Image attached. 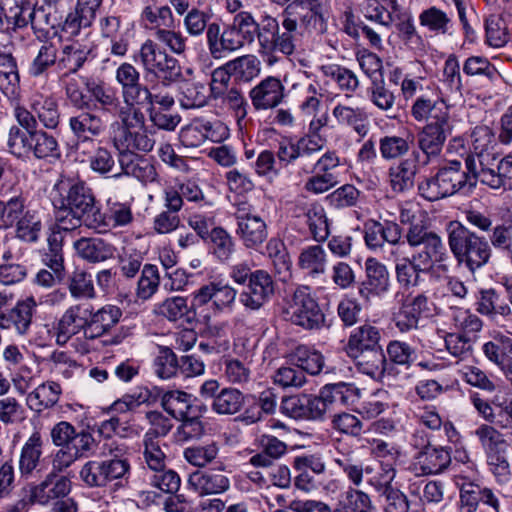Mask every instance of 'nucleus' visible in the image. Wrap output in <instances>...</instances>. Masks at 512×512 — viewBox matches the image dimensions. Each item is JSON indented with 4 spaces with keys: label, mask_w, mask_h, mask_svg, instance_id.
<instances>
[{
    "label": "nucleus",
    "mask_w": 512,
    "mask_h": 512,
    "mask_svg": "<svg viewBox=\"0 0 512 512\" xmlns=\"http://www.w3.org/2000/svg\"><path fill=\"white\" fill-rule=\"evenodd\" d=\"M212 100L230 112L240 130L246 127L249 103L244 91L238 84L222 92Z\"/></svg>",
    "instance_id": "obj_39"
},
{
    "label": "nucleus",
    "mask_w": 512,
    "mask_h": 512,
    "mask_svg": "<svg viewBox=\"0 0 512 512\" xmlns=\"http://www.w3.org/2000/svg\"><path fill=\"white\" fill-rule=\"evenodd\" d=\"M447 234L449 249L458 265H463L470 273L474 274L490 262L492 250L486 237L457 220L448 223Z\"/></svg>",
    "instance_id": "obj_2"
},
{
    "label": "nucleus",
    "mask_w": 512,
    "mask_h": 512,
    "mask_svg": "<svg viewBox=\"0 0 512 512\" xmlns=\"http://www.w3.org/2000/svg\"><path fill=\"white\" fill-rule=\"evenodd\" d=\"M85 87L92 101L99 104L105 112H113V108L119 106V96L114 88L107 86L102 81H96L92 78L85 79Z\"/></svg>",
    "instance_id": "obj_62"
},
{
    "label": "nucleus",
    "mask_w": 512,
    "mask_h": 512,
    "mask_svg": "<svg viewBox=\"0 0 512 512\" xmlns=\"http://www.w3.org/2000/svg\"><path fill=\"white\" fill-rule=\"evenodd\" d=\"M77 255L88 263L96 264L113 258L116 248L98 237H81L73 244Z\"/></svg>",
    "instance_id": "obj_41"
},
{
    "label": "nucleus",
    "mask_w": 512,
    "mask_h": 512,
    "mask_svg": "<svg viewBox=\"0 0 512 512\" xmlns=\"http://www.w3.org/2000/svg\"><path fill=\"white\" fill-rule=\"evenodd\" d=\"M70 295L77 300H92L97 297L91 273L84 269H75L67 278Z\"/></svg>",
    "instance_id": "obj_60"
},
{
    "label": "nucleus",
    "mask_w": 512,
    "mask_h": 512,
    "mask_svg": "<svg viewBox=\"0 0 512 512\" xmlns=\"http://www.w3.org/2000/svg\"><path fill=\"white\" fill-rule=\"evenodd\" d=\"M415 144V137L412 133L406 136L385 135L379 140V151L384 160L404 159Z\"/></svg>",
    "instance_id": "obj_53"
},
{
    "label": "nucleus",
    "mask_w": 512,
    "mask_h": 512,
    "mask_svg": "<svg viewBox=\"0 0 512 512\" xmlns=\"http://www.w3.org/2000/svg\"><path fill=\"white\" fill-rule=\"evenodd\" d=\"M419 23L435 35H447L453 27L452 15L437 6H430L419 14Z\"/></svg>",
    "instance_id": "obj_54"
},
{
    "label": "nucleus",
    "mask_w": 512,
    "mask_h": 512,
    "mask_svg": "<svg viewBox=\"0 0 512 512\" xmlns=\"http://www.w3.org/2000/svg\"><path fill=\"white\" fill-rule=\"evenodd\" d=\"M256 443L259 451L249 458V464L255 468L272 467L274 462L288 451L287 444L272 434L259 435Z\"/></svg>",
    "instance_id": "obj_36"
},
{
    "label": "nucleus",
    "mask_w": 512,
    "mask_h": 512,
    "mask_svg": "<svg viewBox=\"0 0 512 512\" xmlns=\"http://www.w3.org/2000/svg\"><path fill=\"white\" fill-rule=\"evenodd\" d=\"M235 233L241 244L249 250L258 251L268 240V224L264 217L257 213L256 208L246 202L235 204Z\"/></svg>",
    "instance_id": "obj_7"
},
{
    "label": "nucleus",
    "mask_w": 512,
    "mask_h": 512,
    "mask_svg": "<svg viewBox=\"0 0 512 512\" xmlns=\"http://www.w3.org/2000/svg\"><path fill=\"white\" fill-rule=\"evenodd\" d=\"M175 100L169 93H157L153 104L146 109L154 126L166 131H174L181 122V116L174 110Z\"/></svg>",
    "instance_id": "obj_34"
},
{
    "label": "nucleus",
    "mask_w": 512,
    "mask_h": 512,
    "mask_svg": "<svg viewBox=\"0 0 512 512\" xmlns=\"http://www.w3.org/2000/svg\"><path fill=\"white\" fill-rule=\"evenodd\" d=\"M206 44L213 59H221L245 46L231 24L221 30L219 23L206 32Z\"/></svg>",
    "instance_id": "obj_31"
},
{
    "label": "nucleus",
    "mask_w": 512,
    "mask_h": 512,
    "mask_svg": "<svg viewBox=\"0 0 512 512\" xmlns=\"http://www.w3.org/2000/svg\"><path fill=\"white\" fill-rule=\"evenodd\" d=\"M476 301V311L491 319L498 321V318L504 320L512 319V308L505 301L501 300V295L494 288L481 289Z\"/></svg>",
    "instance_id": "obj_42"
},
{
    "label": "nucleus",
    "mask_w": 512,
    "mask_h": 512,
    "mask_svg": "<svg viewBox=\"0 0 512 512\" xmlns=\"http://www.w3.org/2000/svg\"><path fill=\"white\" fill-rule=\"evenodd\" d=\"M86 78L70 74H61L59 77L65 100L75 109H89L91 106L92 99L85 87Z\"/></svg>",
    "instance_id": "obj_45"
},
{
    "label": "nucleus",
    "mask_w": 512,
    "mask_h": 512,
    "mask_svg": "<svg viewBox=\"0 0 512 512\" xmlns=\"http://www.w3.org/2000/svg\"><path fill=\"white\" fill-rule=\"evenodd\" d=\"M62 394V388L59 383L47 381L37 386L28 393L26 404L30 410L40 415L46 409L54 407Z\"/></svg>",
    "instance_id": "obj_44"
},
{
    "label": "nucleus",
    "mask_w": 512,
    "mask_h": 512,
    "mask_svg": "<svg viewBox=\"0 0 512 512\" xmlns=\"http://www.w3.org/2000/svg\"><path fill=\"white\" fill-rule=\"evenodd\" d=\"M457 485L459 489L457 512H477L480 506L487 508L488 512H501L500 499L490 487L466 477Z\"/></svg>",
    "instance_id": "obj_13"
},
{
    "label": "nucleus",
    "mask_w": 512,
    "mask_h": 512,
    "mask_svg": "<svg viewBox=\"0 0 512 512\" xmlns=\"http://www.w3.org/2000/svg\"><path fill=\"white\" fill-rule=\"evenodd\" d=\"M11 299L12 295L0 293V329L25 337L31 330L38 304L30 296L19 299L14 306H10Z\"/></svg>",
    "instance_id": "obj_9"
},
{
    "label": "nucleus",
    "mask_w": 512,
    "mask_h": 512,
    "mask_svg": "<svg viewBox=\"0 0 512 512\" xmlns=\"http://www.w3.org/2000/svg\"><path fill=\"white\" fill-rule=\"evenodd\" d=\"M451 448L430 446L413 456V468L417 475H437L445 472L451 464Z\"/></svg>",
    "instance_id": "obj_30"
},
{
    "label": "nucleus",
    "mask_w": 512,
    "mask_h": 512,
    "mask_svg": "<svg viewBox=\"0 0 512 512\" xmlns=\"http://www.w3.org/2000/svg\"><path fill=\"white\" fill-rule=\"evenodd\" d=\"M208 253L220 263H228L236 251V242L222 226L213 228L212 234L204 242Z\"/></svg>",
    "instance_id": "obj_48"
},
{
    "label": "nucleus",
    "mask_w": 512,
    "mask_h": 512,
    "mask_svg": "<svg viewBox=\"0 0 512 512\" xmlns=\"http://www.w3.org/2000/svg\"><path fill=\"white\" fill-rule=\"evenodd\" d=\"M44 445L45 441L39 430L33 431L24 442L18 458V470L21 478L30 479L45 468Z\"/></svg>",
    "instance_id": "obj_22"
},
{
    "label": "nucleus",
    "mask_w": 512,
    "mask_h": 512,
    "mask_svg": "<svg viewBox=\"0 0 512 512\" xmlns=\"http://www.w3.org/2000/svg\"><path fill=\"white\" fill-rule=\"evenodd\" d=\"M410 114L415 121H425L426 124L452 123L449 106L437 95L417 97L411 106Z\"/></svg>",
    "instance_id": "obj_25"
},
{
    "label": "nucleus",
    "mask_w": 512,
    "mask_h": 512,
    "mask_svg": "<svg viewBox=\"0 0 512 512\" xmlns=\"http://www.w3.org/2000/svg\"><path fill=\"white\" fill-rule=\"evenodd\" d=\"M199 395L211 401V410L218 415H234L240 412L245 404V395L232 387H220L215 379L204 381L199 388Z\"/></svg>",
    "instance_id": "obj_14"
},
{
    "label": "nucleus",
    "mask_w": 512,
    "mask_h": 512,
    "mask_svg": "<svg viewBox=\"0 0 512 512\" xmlns=\"http://www.w3.org/2000/svg\"><path fill=\"white\" fill-rule=\"evenodd\" d=\"M332 114L340 125L351 127L361 137L369 131L368 116L362 108L338 104Z\"/></svg>",
    "instance_id": "obj_56"
},
{
    "label": "nucleus",
    "mask_w": 512,
    "mask_h": 512,
    "mask_svg": "<svg viewBox=\"0 0 512 512\" xmlns=\"http://www.w3.org/2000/svg\"><path fill=\"white\" fill-rule=\"evenodd\" d=\"M87 307L89 314L87 317V339H95L109 334L123 315L121 308L113 304H106L97 310H94L91 304H87Z\"/></svg>",
    "instance_id": "obj_33"
},
{
    "label": "nucleus",
    "mask_w": 512,
    "mask_h": 512,
    "mask_svg": "<svg viewBox=\"0 0 512 512\" xmlns=\"http://www.w3.org/2000/svg\"><path fill=\"white\" fill-rule=\"evenodd\" d=\"M348 357L355 361L356 367L361 373L374 380H381L384 377L387 358L382 347Z\"/></svg>",
    "instance_id": "obj_49"
},
{
    "label": "nucleus",
    "mask_w": 512,
    "mask_h": 512,
    "mask_svg": "<svg viewBox=\"0 0 512 512\" xmlns=\"http://www.w3.org/2000/svg\"><path fill=\"white\" fill-rule=\"evenodd\" d=\"M42 42L43 44L28 67V74L32 78H47L53 67L56 66L59 69L57 46L48 39Z\"/></svg>",
    "instance_id": "obj_50"
},
{
    "label": "nucleus",
    "mask_w": 512,
    "mask_h": 512,
    "mask_svg": "<svg viewBox=\"0 0 512 512\" xmlns=\"http://www.w3.org/2000/svg\"><path fill=\"white\" fill-rule=\"evenodd\" d=\"M453 124H425L417 130L415 142L421 155V165L427 166L441 156L448 137L452 134Z\"/></svg>",
    "instance_id": "obj_16"
},
{
    "label": "nucleus",
    "mask_w": 512,
    "mask_h": 512,
    "mask_svg": "<svg viewBox=\"0 0 512 512\" xmlns=\"http://www.w3.org/2000/svg\"><path fill=\"white\" fill-rule=\"evenodd\" d=\"M92 50L79 43L65 44L58 51L59 70L62 74L76 75L86 62H88Z\"/></svg>",
    "instance_id": "obj_46"
},
{
    "label": "nucleus",
    "mask_w": 512,
    "mask_h": 512,
    "mask_svg": "<svg viewBox=\"0 0 512 512\" xmlns=\"http://www.w3.org/2000/svg\"><path fill=\"white\" fill-rule=\"evenodd\" d=\"M189 307L187 299L182 296H174L166 298L156 308V313L163 316L170 322H177L183 320L187 323H192L195 318V311Z\"/></svg>",
    "instance_id": "obj_55"
},
{
    "label": "nucleus",
    "mask_w": 512,
    "mask_h": 512,
    "mask_svg": "<svg viewBox=\"0 0 512 512\" xmlns=\"http://www.w3.org/2000/svg\"><path fill=\"white\" fill-rule=\"evenodd\" d=\"M71 491V481L66 476L50 472L44 480L30 489L34 503L47 504L51 500L64 498Z\"/></svg>",
    "instance_id": "obj_37"
},
{
    "label": "nucleus",
    "mask_w": 512,
    "mask_h": 512,
    "mask_svg": "<svg viewBox=\"0 0 512 512\" xmlns=\"http://www.w3.org/2000/svg\"><path fill=\"white\" fill-rule=\"evenodd\" d=\"M319 394L327 415L330 416L353 405L359 397V389L353 383L341 381L324 385Z\"/></svg>",
    "instance_id": "obj_29"
},
{
    "label": "nucleus",
    "mask_w": 512,
    "mask_h": 512,
    "mask_svg": "<svg viewBox=\"0 0 512 512\" xmlns=\"http://www.w3.org/2000/svg\"><path fill=\"white\" fill-rule=\"evenodd\" d=\"M380 329L368 322L354 328L344 345L347 356H354L357 353L380 348Z\"/></svg>",
    "instance_id": "obj_40"
},
{
    "label": "nucleus",
    "mask_w": 512,
    "mask_h": 512,
    "mask_svg": "<svg viewBox=\"0 0 512 512\" xmlns=\"http://www.w3.org/2000/svg\"><path fill=\"white\" fill-rule=\"evenodd\" d=\"M275 294V282L272 276L263 269L256 274L239 293V302L250 311L260 310Z\"/></svg>",
    "instance_id": "obj_20"
},
{
    "label": "nucleus",
    "mask_w": 512,
    "mask_h": 512,
    "mask_svg": "<svg viewBox=\"0 0 512 512\" xmlns=\"http://www.w3.org/2000/svg\"><path fill=\"white\" fill-rule=\"evenodd\" d=\"M365 279L358 285L360 298L369 302L373 297H380L386 294L391 287V276L387 266L370 257L365 261Z\"/></svg>",
    "instance_id": "obj_21"
},
{
    "label": "nucleus",
    "mask_w": 512,
    "mask_h": 512,
    "mask_svg": "<svg viewBox=\"0 0 512 512\" xmlns=\"http://www.w3.org/2000/svg\"><path fill=\"white\" fill-rule=\"evenodd\" d=\"M14 228L15 237L22 242L29 244L38 242L43 228L39 211L29 209L14 225Z\"/></svg>",
    "instance_id": "obj_58"
},
{
    "label": "nucleus",
    "mask_w": 512,
    "mask_h": 512,
    "mask_svg": "<svg viewBox=\"0 0 512 512\" xmlns=\"http://www.w3.org/2000/svg\"><path fill=\"white\" fill-rule=\"evenodd\" d=\"M421 165L419 151H412L410 158L401 159L388 170L390 187L394 192L403 193L414 187L415 177Z\"/></svg>",
    "instance_id": "obj_35"
},
{
    "label": "nucleus",
    "mask_w": 512,
    "mask_h": 512,
    "mask_svg": "<svg viewBox=\"0 0 512 512\" xmlns=\"http://www.w3.org/2000/svg\"><path fill=\"white\" fill-rule=\"evenodd\" d=\"M52 443L56 447L70 448L80 459L88 457L96 452L97 442L86 429L77 431L76 428L67 421L56 423L50 431Z\"/></svg>",
    "instance_id": "obj_15"
},
{
    "label": "nucleus",
    "mask_w": 512,
    "mask_h": 512,
    "mask_svg": "<svg viewBox=\"0 0 512 512\" xmlns=\"http://www.w3.org/2000/svg\"><path fill=\"white\" fill-rule=\"evenodd\" d=\"M442 177L445 191L448 197L461 193H472L475 187V175L465 167L463 169L462 162L459 160H450L438 167Z\"/></svg>",
    "instance_id": "obj_28"
},
{
    "label": "nucleus",
    "mask_w": 512,
    "mask_h": 512,
    "mask_svg": "<svg viewBox=\"0 0 512 512\" xmlns=\"http://www.w3.org/2000/svg\"><path fill=\"white\" fill-rule=\"evenodd\" d=\"M21 98L16 101H9L13 107V115L18 125H12L8 131L7 147L21 139L18 134L22 135V138L27 136L26 133H31L38 129L37 116L33 110H28L24 105L20 103Z\"/></svg>",
    "instance_id": "obj_47"
},
{
    "label": "nucleus",
    "mask_w": 512,
    "mask_h": 512,
    "mask_svg": "<svg viewBox=\"0 0 512 512\" xmlns=\"http://www.w3.org/2000/svg\"><path fill=\"white\" fill-rule=\"evenodd\" d=\"M224 470L223 463L218 468L197 470L190 474L188 484L201 496L222 494L230 488V480Z\"/></svg>",
    "instance_id": "obj_32"
},
{
    "label": "nucleus",
    "mask_w": 512,
    "mask_h": 512,
    "mask_svg": "<svg viewBox=\"0 0 512 512\" xmlns=\"http://www.w3.org/2000/svg\"><path fill=\"white\" fill-rule=\"evenodd\" d=\"M306 225L312 239L318 243L326 241L330 235V223L325 209L317 202L303 208Z\"/></svg>",
    "instance_id": "obj_51"
},
{
    "label": "nucleus",
    "mask_w": 512,
    "mask_h": 512,
    "mask_svg": "<svg viewBox=\"0 0 512 512\" xmlns=\"http://www.w3.org/2000/svg\"><path fill=\"white\" fill-rule=\"evenodd\" d=\"M469 401L485 423L500 430H512V398L494 396L484 398L479 392H470Z\"/></svg>",
    "instance_id": "obj_12"
},
{
    "label": "nucleus",
    "mask_w": 512,
    "mask_h": 512,
    "mask_svg": "<svg viewBox=\"0 0 512 512\" xmlns=\"http://www.w3.org/2000/svg\"><path fill=\"white\" fill-rule=\"evenodd\" d=\"M123 174L138 179L142 184L147 185L159 182V174L156 166L149 159L137 153L123 154L118 159Z\"/></svg>",
    "instance_id": "obj_38"
},
{
    "label": "nucleus",
    "mask_w": 512,
    "mask_h": 512,
    "mask_svg": "<svg viewBox=\"0 0 512 512\" xmlns=\"http://www.w3.org/2000/svg\"><path fill=\"white\" fill-rule=\"evenodd\" d=\"M428 297L424 294L408 295L401 301L398 311L393 314V321L401 333L418 329L419 320L430 311Z\"/></svg>",
    "instance_id": "obj_26"
},
{
    "label": "nucleus",
    "mask_w": 512,
    "mask_h": 512,
    "mask_svg": "<svg viewBox=\"0 0 512 512\" xmlns=\"http://www.w3.org/2000/svg\"><path fill=\"white\" fill-rule=\"evenodd\" d=\"M54 191L57 196L53 200L84 217L85 226L90 229L100 204L93 189L83 180L68 178L59 180L54 185Z\"/></svg>",
    "instance_id": "obj_4"
},
{
    "label": "nucleus",
    "mask_w": 512,
    "mask_h": 512,
    "mask_svg": "<svg viewBox=\"0 0 512 512\" xmlns=\"http://www.w3.org/2000/svg\"><path fill=\"white\" fill-rule=\"evenodd\" d=\"M103 454L109 458L90 459L82 465L80 480L88 488H106L110 485L116 489L127 487L132 469L129 447L112 440L103 445Z\"/></svg>",
    "instance_id": "obj_1"
},
{
    "label": "nucleus",
    "mask_w": 512,
    "mask_h": 512,
    "mask_svg": "<svg viewBox=\"0 0 512 512\" xmlns=\"http://www.w3.org/2000/svg\"><path fill=\"white\" fill-rule=\"evenodd\" d=\"M183 16L185 31L192 37H200L210 30V26H216L218 24V22L211 21L213 13L209 8L200 9L199 7L193 6Z\"/></svg>",
    "instance_id": "obj_61"
},
{
    "label": "nucleus",
    "mask_w": 512,
    "mask_h": 512,
    "mask_svg": "<svg viewBox=\"0 0 512 512\" xmlns=\"http://www.w3.org/2000/svg\"><path fill=\"white\" fill-rule=\"evenodd\" d=\"M290 321L307 331H320L330 325L325 313L309 286H298L292 294L289 304Z\"/></svg>",
    "instance_id": "obj_8"
},
{
    "label": "nucleus",
    "mask_w": 512,
    "mask_h": 512,
    "mask_svg": "<svg viewBox=\"0 0 512 512\" xmlns=\"http://www.w3.org/2000/svg\"><path fill=\"white\" fill-rule=\"evenodd\" d=\"M192 306L202 307L212 302V308L222 312L232 310L237 297V290L223 280H214L193 292Z\"/></svg>",
    "instance_id": "obj_19"
},
{
    "label": "nucleus",
    "mask_w": 512,
    "mask_h": 512,
    "mask_svg": "<svg viewBox=\"0 0 512 512\" xmlns=\"http://www.w3.org/2000/svg\"><path fill=\"white\" fill-rule=\"evenodd\" d=\"M90 229L105 233L112 229L126 227L133 223L134 214L129 202L108 198L105 205L99 204Z\"/></svg>",
    "instance_id": "obj_17"
},
{
    "label": "nucleus",
    "mask_w": 512,
    "mask_h": 512,
    "mask_svg": "<svg viewBox=\"0 0 512 512\" xmlns=\"http://www.w3.org/2000/svg\"><path fill=\"white\" fill-rule=\"evenodd\" d=\"M297 265L307 275L317 277L326 271L327 254L321 245H310L300 252Z\"/></svg>",
    "instance_id": "obj_57"
},
{
    "label": "nucleus",
    "mask_w": 512,
    "mask_h": 512,
    "mask_svg": "<svg viewBox=\"0 0 512 512\" xmlns=\"http://www.w3.org/2000/svg\"><path fill=\"white\" fill-rule=\"evenodd\" d=\"M251 105L256 112L273 110L285 98V87L275 76H266L248 92Z\"/></svg>",
    "instance_id": "obj_23"
},
{
    "label": "nucleus",
    "mask_w": 512,
    "mask_h": 512,
    "mask_svg": "<svg viewBox=\"0 0 512 512\" xmlns=\"http://www.w3.org/2000/svg\"><path fill=\"white\" fill-rule=\"evenodd\" d=\"M404 243L411 248L423 246L424 250L416 252L418 258L434 259L437 268L447 272L450 267L451 257L441 237L431 230L430 224L425 217L414 224L407 226L403 235Z\"/></svg>",
    "instance_id": "obj_5"
},
{
    "label": "nucleus",
    "mask_w": 512,
    "mask_h": 512,
    "mask_svg": "<svg viewBox=\"0 0 512 512\" xmlns=\"http://www.w3.org/2000/svg\"><path fill=\"white\" fill-rule=\"evenodd\" d=\"M154 140L146 132V127L121 129L114 137V145L119 151V157L136 151L149 152L153 149Z\"/></svg>",
    "instance_id": "obj_43"
},
{
    "label": "nucleus",
    "mask_w": 512,
    "mask_h": 512,
    "mask_svg": "<svg viewBox=\"0 0 512 512\" xmlns=\"http://www.w3.org/2000/svg\"><path fill=\"white\" fill-rule=\"evenodd\" d=\"M436 266L434 259L418 258V254L411 257L404 256L395 259V275L397 283L404 290H410L423 281L421 275Z\"/></svg>",
    "instance_id": "obj_27"
},
{
    "label": "nucleus",
    "mask_w": 512,
    "mask_h": 512,
    "mask_svg": "<svg viewBox=\"0 0 512 512\" xmlns=\"http://www.w3.org/2000/svg\"><path fill=\"white\" fill-rule=\"evenodd\" d=\"M280 15L304 33L323 34L327 30L323 0H292Z\"/></svg>",
    "instance_id": "obj_10"
},
{
    "label": "nucleus",
    "mask_w": 512,
    "mask_h": 512,
    "mask_svg": "<svg viewBox=\"0 0 512 512\" xmlns=\"http://www.w3.org/2000/svg\"><path fill=\"white\" fill-rule=\"evenodd\" d=\"M262 34L259 37V54L269 65L276 61L275 52L286 56L294 54L304 34L300 28L279 14V19L262 15Z\"/></svg>",
    "instance_id": "obj_3"
},
{
    "label": "nucleus",
    "mask_w": 512,
    "mask_h": 512,
    "mask_svg": "<svg viewBox=\"0 0 512 512\" xmlns=\"http://www.w3.org/2000/svg\"><path fill=\"white\" fill-rule=\"evenodd\" d=\"M465 167L475 175V187L480 182L495 190H512V157L499 158L498 153L492 157H482L477 165L474 156H467Z\"/></svg>",
    "instance_id": "obj_6"
},
{
    "label": "nucleus",
    "mask_w": 512,
    "mask_h": 512,
    "mask_svg": "<svg viewBox=\"0 0 512 512\" xmlns=\"http://www.w3.org/2000/svg\"><path fill=\"white\" fill-rule=\"evenodd\" d=\"M76 110L68 119V127L75 137V149L80 151L105 131L106 124L101 116L92 112L90 108Z\"/></svg>",
    "instance_id": "obj_18"
},
{
    "label": "nucleus",
    "mask_w": 512,
    "mask_h": 512,
    "mask_svg": "<svg viewBox=\"0 0 512 512\" xmlns=\"http://www.w3.org/2000/svg\"><path fill=\"white\" fill-rule=\"evenodd\" d=\"M511 350L512 338L502 333H497L482 346V352L485 357L499 368L511 359L508 357L511 354Z\"/></svg>",
    "instance_id": "obj_64"
},
{
    "label": "nucleus",
    "mask_w": 512,
    "mask_h": 512,
    "mask_svg": "<svg viewBox=\"0 0 512 512\" xmlns=\"http://www.w3.org/2000/svg\"><path fill=\"white\" fill-rule=\"evenodd\" d=\"M31 109L46 129H56L60 124L61 113L57 100L52 96H41L33 100Z\"/></svg>",
    "instance_id": "obj_59"
},
{
    "label": "nucleus",
    "mask_w": 512,
    "mask_h": 512,
    "mask_svg": "<svg viewBox=\"0 0 512 512\" xmlns=\"http://www.w3.org/2000/svg\"><path fill=\"white\" fill-rule=\"evenodd\" d=\"M7 147L8 152L17 158L32 154L36 159L61 158V149L55 136L43 129H37ZM18 136L22 137L21 134Z\"/></svg>",
    "instance_id": "obj_11"
},
{
    "label": "nucleus",
    "mask_w": 512,
    "mask_h": 512,
    "mask_svg": "<svg viewBox=\"0 0 512 512\" xmlns=\"http://www.w3.org/2000/svg\"><path fill=\"white\" fill-rule=\"evenodd\" d=\"M291 360L302 369L304 374L318 375L324 367L325 359L320 351L306 345H299L291 355Z\"/></svg>",
    "instance_id": "obj_63"
},
{
    "label": "nucleus",
    "mask_w": 512,
    "mask_h": 512,
    "mask_svg": "<svg viewBox=\"0 0 512 512\" xmlns=\"http://www.w3.org/2000/svg\"><path fill=\"white\" fill-rule=\"evenodd\" d=\"M140 21L142 25L151 30H157L162 27L173 28L175 18L169 5L158 6L154 2H145L140 13Z\"/></svg>",
    "instance_id": "obj_52"
},
{
    "label": "nucleus",
    "mask_w": 512,
    "mask_h": 512,
    "mask_svg": "<svg viewBox=\"0 0 512 512\" xmlns=\"http://www.w3.org/2000/svg\"><path fill=\"white\" fill-rule=\"evenodd\" d=\"M88 307L87 303H77L68 307L55 323L56 329V344L60 346L66 345L69 340L84 332L87 338L88 332Z\"/></svg>",
    "instance_id": "obj_24"
}]
</instances>
